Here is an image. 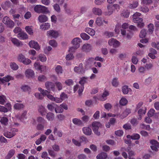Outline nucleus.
<instances>
[{"label":"nucleus","mask_w":159,"mask_h":159,"mask_svg":"<svg viewBox=\"0 0 159 159\" xmlns=\"http://www.w3.org/2000/svg\"><path fill=\"white\" fill-rule=\"evenodd\" d=\"M72 122L75 125L78 126H81L83 125L82 120L78 118H73L72 120Z\"/></svg>","instance_id":"nucleus-31"},{"label":"nucleus","mask_w":159,"mask_h":159,"mask_svg":"<svg viewBox=\"0 0 159 159\" xmlns=\"http://www.w3.org/2000/svg\"><path fill=\"white\" fill-rule=\"evenodd\" d=\"M83 116L81 117V120L82 122H84V123H87L89 120L90 116H89L86 115L84 114L83 115Z\"/></svg>","instance_id":"nucleus-53"},{"label":"nucleus","mask_w":159,"mask_h":159,"mask_svg":"<svg viewBox=\"0 0 159 159\" xmlns=\"http://www.w3.org/2000/svg\"><path fill=\"white\" fill-rule=\"evenodd\" d=\"M127 100L125 97H122L120 100L119 103L120 105L122 106H125L128 103Z\"/></svg>","instance_id":"nucleus-54"},{"label":"nucleus","mask_w":159,"mask_h":159,"mask_svg":"<svg viewBox=\"0 0 159 159\" xmlns=\"http://www.w3.org/2000/svg\"><path fill=\"white\" fill-rule=\"evenodd\" d=\"M74 58V56L73 53H70L67 54L66 57V59L67 61H70L73 60Z\"/></svg>","instance_id":"nucleus-55"},{"label":"nucleus","mask_w":159,"mask_h":159,"mask_svg":"<svg viewBox=\"0 0 159 159\" xmlns=\"http://www.w3.org/2000/svg\"><path fill=\"white\" fill-rule=\"evenodd\" d=\"M52 49V48L50 46H46L43 48L44 52L45 54H48Z\"/></svg>","instance_id":"nucleus-61"},{"label":"nucleus","mask_w":159,"mask_h":159,"mask_svg":"<svg viewBox=\"0 0 159 159\" xmlns=\"http://www.w3.org/2000/svg\"><path fill=\"white\" fill-rule=\"evenodd\" d=\"M63 7L65 12L68 14H70L72 12V11L69 7L68 4L66 2H65L62 5Z\"/></svg>","instance_id":"nucleus-26"},{"label":"nucleus","mask_w":159,"mask_h":159,"mask_svg":"<svg viewBox=\"0 0 159 159\" xmlns=\"http://www.w3.org/2000/svg\"><path fill=\"white\" fill-rule=\"evenodd\" d=\"M138 72L141 74H144L145 73L147 69L145 66H139L138 68Z\"/></svg>","instance_id":"nucleus-37"},{"label":"nucleus","mask_w":159,"mask_h":159,"mask_svg":"<svg viewBox=\"0 0 159 159\" xmlns=\"http://www.w3.org/2000/svg\"><path fill=\"white\" fill-rule=\"evenodd\" d=\"M96 157L97 159H106L107 157V153L103 152L98 155Z\"/></svg>","instance_id":"nucleus-40"},{"label":"nucleus","mask_w":159,"mask_h":159,"mask_svg":"<svg viewBox=\"0 0 159 159\" xmlns=\"http://www.w3.org/2000/svg\"><path fill=\"white\" fill-rule=\"evenodd\" d=\"M25 58V57L24 55L22 54H20L17 57V60L18 61L22 63Z\"/></svg>","instance_id":"nucleus-63"},{"label":"nucleus","mask_w":159,"mask_h":159,"mask_svg":"<svg viewBox=\"0 0 159 159\" xmlns=\"http://www.w3.org/2000/svg\"><path fill=\"white\" fill-rule=\"evenodd\" d=\"M129 27L128 24L126 23H124L121 25L120 23H117L115 25L114 31L116 34H119L121 30V34L124 38L129 39L132 37L131 35L130 34L126 33L125 29Z\"/></svg>","instance_id":"nucleus-1"},{"label":"nucleus","mask_w":159,"mask_h":159,"mask_svg":"<svg viewBox=\"0 0 159 159\" xmlns=\"http://www.w3.org/2000/svg\"><path fill=\"white\" fill-rule=\"evenodd\" d=\"M82 131L83 133L86 135H90L92 134V130L89 126L83 127L82 128Z\"/></svg>","instance_id":"nucleus-25"},{"label":"nucleus","mask_w":159,"mask_h":159,"mask_svg":"<svg viewBox=\"0 0 159 159\" xmlns=\"http://www.w3.org/2000/svg\"><path fill=\"white\" fill-rule=\"evenodd\" d=\"M131 112V110L130 109H126L123 112L121 115H117L116 116L117 118H119L121 119H123L129 114Z\"/></svg>","instance_id":"nucleus-19"},{"label":"nucleus","mask_w":159,"mask_h":159,"mask_svg":"<svg viewBox=\"0 0 159 159\" xmlns=\"http://www.w3.org/2000/svg\"><path fill=\"white\" fill-rule=\"evenodd\" d=\"M34 11L38 13H47L49 12L46 7L41 5H37L34 7Z\"/></svg>","instance_id":"nucleus-5"},{"label":"nucleus","mask_w":159,"mask_h":159,"mask_svg":"<svg viewBox=\"0 0 159 159\" xmlns=\"http://www.w3.org/2000/svg\"><path fill=\"white\" fill-rule=\"evenodd\" d=\"M92 45L89 43L84 44L81 47V49L83 52H89L92 49Z\"/></svg>","instance_id":"nucleus-13"},{"label":"nucleus","mask_w":159,"mask_h":159,"mask_svg":"<svg viewBox=\"0 0 159 159\" xmlns=\"http://www.w3.org/2000/svg\"><path fill=\"white\" fill-rule=\"evenodd\" d=\"M55 111L56 113H62L64 111L63 109L61 107V105H57L55 107Z\"/></svg>","instance_id":"nucleus-51"},{"label":"nucleus","mask_w":159,"mask_h":159,"mask_svg":"<svg viewBox=\"0 0 159 159\" xmlns=\"http://www.w3.org/2000/svg\"><path fill=\"white\" fill-rule=\"evenodd\" d=\"M18 131L16 129H12L10 131L4 133V135L7 138H11L13 137Z\"/></svg>","instance_id":"nucleus-12"},{"label":"nucleus","mask_w":159,"mask_h":159,"mask_svg":"<svg viewBox=\"0 0 159 159\" xmlns=\"http://www.w3.org/2000/svg\"><path fill=\"white\" fill-rule=\"evenodd\" d=\"M39 60L42 62H45L47 59L46 56L43 54H40L38 56Z\"/></svg>","instance_id":"nucleus-52"},{"label":"nucleus","mask_w":159,"mask_h":159,"mask_svg":"<svg viewBox=\"0 0 159 159\" xmlns=\"http://www.w3.org/2000/svg\"><path fill=\"white\" fill-rule=\"evenodd\" d=\"M93 130L96 135L99 136L100 135V132L99 131V128L102 127V125L99 122L94 121L91 124Z\"/></svg>","instance_id":"nucleus-3"},{"label":"nucleus","mask_w":159,"mask_h":159,"mask_svg":"<svg viewBox=\"0 0 159 159\" xmlns=\"http://www.w3.org/2000/svg\"><path fill=\"white\" fill-rule=\"evenodd\" d=\"M80 36L82 39L85 40H87L90 38L89 36L85 33L81 34Z\"/></svg>","instance_id":"nucleus-60"},{"label":"nucleus","mask_w":159,"mask_h":159,"mask_svg":"<svg viewBox=\"0 0 159 159\" xmlns=\"http://www.w3.org/2000/svg\"><path fill=\"white\" fill-rule=\"evenodd\" d=\"M46 88L48 91H52L53 92L56 90L54 84L52 82L48 81L45 83Z\"/></svg>","instance_id":"nucleus-14"},{"label":"nucleus","mask_w":159,"mask_h":159,"mask_svg":"<svg viewBox=\"0 0 159 159\" xmlns=\"http://www.w3.org/2000/svg\"><path fill=\"white\" fill-rule=\"evenodd\" d=\"M147 34V31L144 29H142L139 33V36L141 38H144Z\"/></svg>","instance_id":"nucleus-56"},{"label":"nucleus","mask_w":159,"mask_h":159,"mask_svg":"<svg viewBox=\"0 0 159 159\" xmlns=\"http://www.w3.org/2000/svg\"><path fill=\"white\" fill-rule=\"evenodd\" d=\"M55 84L58 90L60 91L62 89L63 86L61 83L59 81H57Z\"/></svg>","instance_id":"nucleus-57"},{"label":"nucleus","mask_w":159,"mask_h":159,"mask_svg":"<svg viewBox=\"0 0 159 159\" xmlns=\"http://www.w3.org/2000/svg\"><path fill=\"white\" fill-rule=\"evenodd\" d=\"M14 79L13 77L10 75H7L2 78V83L8 82L11 80H14Z\"/></svg>","instance_id":"nucleus-35"},{"label":"nucleus","mask_w":159,"mask_h":159,"mask_svg":"<svg viewBox=\"0 0 159 159\" xmlns=\"http://www.w3.org/2000/svg\"><path fill=\"white\" fill-rule=\"evenodd\" d=\"M157 51L155 49L150 48L149 49V53L148 55L151 59H154L156 58L155 55L157 54Z\"/></svg>","instance_id":"nucleus-28"},{"label":"nucleus","mask_w":159,"mask_h":159,"mask_svg":"<svg viewBox=\"0 0 159 159\" xmlns=\"http://www.w3.org/2000/svg\"><path fill=\"white\" fill-rule=\"evenodd\" d=\"M48 20L47 17L44 15H41L38 17V20L41 23L46 22Z\"/></svg>","instance_id":"nucleus-44"},{"label":"nucleus","mask_w":159,"mask_h":159,"mask_svg":"<svg viewBox=\"0 0 159 159\" xmlns=\"http://www.w3.org/2000/svg\"><path fill=\"white\" fill-rule=\"evenodd\" d=\"M9 65L11 69L14 70H17L19 68L18 66L14 62H10Z\"/></svg>","instance_id":"nucleus-50"},{"label":"nucleus","mask_w":159,"mask_h":159,"mask_svg":"<svg viewBox=\"0 0 159 159\" xmlns=\"http://www.w3.org/2000/svg\"><path fill=\"white\" fill-rule=\"evenodd\" d=\"M26 31L30 35H32L34 32L32 26H27L25 28Z\"/></svg>","instance_id":"nucleus-39"},{"label":"nucleus","mask_w":159,"mask_h":159,"mask_svg":"<svg viewBox=\"0 0 159 159\" xmlns=\"http://www.w3.org/2000/svg\"><path fill=\"white\" fill-rule=\"evenodd\" d=\"M48 44L53 47H56L57 46L56 41L54 39L50 40L48 42Z\"/></svg>","instance_id":"nucleus-59"},{"label":"nucleus","mask_w":159,"mask_h":159,"mask_svg":"<svg viewBox=\"0 0 159 159\" xmlns=\"http://www.w3.org/2000/svg\"><path fill=\"white\" fill-rule=\"evenodd\" d=\"M122 90L123 93L124 94H127L129 92L132 91V89L127 85L123 86L122 88Z\"/></svg>","instance_id":"nucleus-34"},{"label":"nucleus","mask_w":159,"mask_h":159,"mask_svg":"<svg viewBox=\"0 0 159 159\" xmlns=\"http://www.w3.org/2000/svg\"><path fill=\"white\" fill-rule=\"evenodd\" d=\"M94 59L93 57H90L86 59L84 63L85 65V69L88 67H90L93 64Z\"/></svg>","instance_id":"nucleus-24"},{"label":"nucleus","mask_w":159,"mask_h":159,"mask_svg":"<svg viewBox=\"0 0 159 159\" xmlns=\"http://www.w3.org/2000/svg\"><path fill=\"white\" fill-rule=\"evenodd\" d=\"M53 69L57 75L61 74L63 73V70L62 66L60 65H55Z\"/></svg>","instance_id":"nucleus-27"},{"label":"nucleus","mask_w":159,"mask_h":159,"mask_svg":"<svg viewBox=\"0 0 159 159\" xmlns=\"http://www.w3.org/2000/svg\"><path fill=\"white\" fill-rule=\"evenodd\" d=\"M128 154L129 159H134L133 157L135 155V153L134 151L132 150L130 151L129 152Z\"/></svg>","instance_id":"nucleus-62"},{"label":"nucleus","mask_w":159,"mask_h":159,"mask_svg":"<svg viewBox=\"0 0 159 159\" xmlns=\"http://www.w3.org/2000/svg\"><path fill=\"white\" fill-rule=\"evenodd\" d=\"M136 110H138V113L139 115L138 119L141 120L142 116L145 115L146 113L147 108L145 106H143V103L140 102L137 105Z\"/></svg>","instance_id":"nucleus-2"},{"label":"nucleus","mask_w":159,"mask_h":159,"mask_svg":"<svg viewBox=\"0 0 159 159\" xmlns=\"http://www.w3.org/2000/svg\"><path fill=\"white\" fill-rule=\"evenodd\" d=\"M38 80L39 82H44L47 80V78L45 75H41L38 77Z\"/></svg>","instance_id":"nucleus-64"},{"label":"nucleus","mask_w":159,"mask_h":159,"mask_svg":"<svg viewBox=\"0 0 159 159\" xmlns=\"http://www.w3.org/2000/svg\"><path fill=\"white\" fill-rule=\"evenodd\" d=\"M116 116V115L112 114L111 113H109L107 114L104 112H102L101 113V118H105L106 119H108L109 117H115Z\"/></svg>","instance_id":"nucleus-32"},{"label":"nucleus","mask_w":159,"mask_h":159,"mask_svg":"<svg viewBox=\"0 0 159 159\" xmlns=\"http://www.w3.org/2000/svg\"><path fill=\"white\" fill-rule=\"evenodd\" d=\"M84 89V86L83 85H76L74 87V91L75 92L78 90V93L79 95H81Z\"/></svg>","instance_id":"nucleus-22"},{"label":"nucleus","mask_w":159,"mask_h":159,"mask_svg":"<svg viewBox=\"0 0 159 159\" xmlns=\"http://www.w3.org/2000/svg\"><path fill=\"white\" fill-rule=\"evenodd\" d=\"M29 46L32 48H34L37 51H39L41 49V47L38 43L34 40H31L28 43Z\"/></svg>","instance_id":"nucleus-8"},{"label":"nucleus","mask_w":159,"mask_h":159,"mask_svg":"<svg viewBox=\"0 0 159 159\" xmlns=\"http://www.w3.org/2000/svg\"><path fill=\"white\" fill-rule=\"evenodd\" d=\"M150 143L151 145L150 146L151 149L153 151H157L158 148H159V143L154 140H151Z\"/></svg>","instance_id":"nucleus-15"},{"label":"nucleus","mask_w":159,"mask_h":159,"mask_svg":"<svg viewBox=\"0 0 159 159\" xmlns=\"http://www.w3.org/2000/svg\"><path fill=\"white\" fill-rule=\"evenodd\" d=\"M38 110L42 116L45 115L46 113V110L45 107L42 106H40L39 107Z\"/></svg>","instance_id":"nucleus-49"},{"label":"nucleus","mask_w":159,"mask_h":159,"mask_svg":"<svg viewBox=\"0 0 159 159\" xmlns=\"http://www.w3.org/2000/svg\"><path fill=\"white\" fill-rule=\"evenodd\" d=\"M108 44L109 46L116 48L120 46L121 43L116 39L111 38L108 41Z\"/></svg>","instance_id":"nucleus-4"},{"label":"nucleus","mask_w":159,"mask_h":159,"mask_svg":"<svg viewBox=\"0 0 159 159\" xmlns=\"http://www.w3.org/2000/svg\"><path fill=\"white\" fill-rule=\"evenodd\" d=\"M24 107V105L22 103H16L13 106L14 109L17 110L22 109Z\"/></svg>","instance_id":"nucleus-41"},{"label":"nucleus","mask_w":159,"mask_h":159,"mask_svg":"<svg viewBox=\"0 0 159 159\" xmlns=\"http://www.w3.org/2000/svg\"><path fill=\"white\" fill-rule=\"evenodd\" d=\"M109 94V92L105 91L103 92L101 96L98 97L97 98L101 101H104L107 99V97Z\"/></svg>","instance_id":"nucleus-30"},{"label":"nucleus","mask_w":159,"mask_h":159,"mask_svg":"<svg viewBox=\"0 0 159 159\" xmlns=\"http://www.w3.org/2000/svg\"><path fill=\"white\" fill-rule=\"evenodd\" d=\"M95 23L98 26H100L103 25L104 24H107L108 21L102 19L101 17H98L96 20Z\"/></svg>","instance_id":"nucleus-21"},{"label":"nucleus","mask_w":159,"mask_h":159,"mask_svg":"<svg viewBox=\"0 0 159 159\" xmlns=\"http://www.w3.org/2000/svg\"><path fill=\"white\" fill-rule=\"evenodd\" d=\"M47 35L49 38L56 39L58 37L59 33L57 31L51 30L47 32Z\"/></svg>","instance_id":"nucleus-7"},{"label":"nucleus","mask_w":159,"mask_h":159,"mask_svg":"<svg viewBox=\"0 0 159 159\" xmlns=\"http://www.w3.org/2000/svg\"><path fill=\"white\" fill-rule=\"evenodd\" d=\"M3 22L4 24L10 28L13 27L14 25V23L13 21L7 16H5L3 18Z\"/></svg>","instance_id":"nucleus-11"},{"label":"nucleus","mask_w":159,"mask_h":159,"mask_svg":"<svg viewBox=\"0 0 159 159\" xmlns=\"http://www.w3.org/2000/svg\"><path fill=\"white\" fill-rule=\"evenodd\" d=\"M26 77L29 79L33 78L34 77L35 73L34 71L31 69L26 70L25 72Z\"/></svg>","instance_id":"nucleus-16"},{"label":"nucleus","mask_w":159,"mask_h":159,"mask_svg":"<svg viewBox=\"0 0 159 159\" xmlns=\"http://www.w3.org/2000/svg\"><path fill=\"white\" fill-rule=\"evenodd\" d=\"M46 118L48 121L53 120L54 118V114L50 112L47 113L46 115Z\"/></svg>","instance_id":"nucleus-47"},{"label":"nucleus","mask_w":159,"mask_h":159,"mask_svg":"<svg viewBox=\"0 0 159 159\" xmlns=\"http://www.w3.org/2000/svg\"><path fill=\"white\" fill-rule=\"evenodd\" d=\"M92 11L93 14L98 16L102 15V9L96 7H93L92 9Z\"/></svg>","instance_id":"nucleus-23"},{"label":"nucleus","mask_w":159,"mask_h":159,"mask_svg":"<svg viewBox=\"0 0 159 159\" xmlns=\"http://www.w3.org/2000/svg\"><path fill=\"white\" fill-rule=\"evenodd\" d=\"M27 112L26 111H23L22 115L20 116L17 117L22 122H24V120L27 118L26 114Z\"/></svg>","instance_id":"nucleus-48"},{"label":"nucleus","mask_w":159,"mask_h":159,"mask_svg":"<svg viewBox=\"0 0 159 159\" xmlns=\"http://www.w3.org/2000/svg\"><path fill=\"white\" fill-rule=\"evenodd\" d=\"M9 40L14 45L17 47L22 46L23 45L22 43L16 38L11 37L9 39Z\"/></svg>","instance_id":"nucleus-20"},{"label":"nucleus","mask_w":159,"mask_h":159,"mask_svg":"<svg viewBox=\"0 0 159 159\" xmlns=\"http://www.w3.org/2000/svg\"><path fill=\"white\" fill-rule=\"evenodd\" d=\"M38 90L41 92V93L43 96H46L47 98L52 101H54L55 99L54 97L52 95L49 94L50 92L46 90H44L41 88H38Z\"/></svg>","instance_id":"nucleus-10"},{"label":"nucleus","mask_w":159,"mask_h":159,"mask_svg":"<svg viewBox=\"0 0 159 159\" xmlns=\"http://www.w3.org/2000/svg\"><path fill=\"white\" fill-rule=\"evenodd\" d=\"M17 37L20 39L25 40L28 38V35L25 33L20 32L18 34Z\"/></svg>","instance_id":"nucleus-33"},{"label":"nucleus","mask_w":159,"mask_h":159,"mask_svg":"<svg viewBox=\"0 0 159 159\" xmlns=\"http://www.w3.org/2000/svg\"><path fill=\"white\" fill-rule=\"evenodd\" d=\"M111 84L114 87H117L119 84L118 79L116 78H114L111 81Z\"/></svg>","instance_id":"nucleus-46"},{"label":"nucleus","mask_w":159,"mask_h":159,"mask_svg":"<svg viewBox=\"0 0 159 159\" xmlns=\"http://www.w3.org/2000/svg\"><path fill=\"white\" fill-rule=\"evenodd\" d=\"M21 90L25 92H27L28 93H30L31 91L30 87L28 85H23L21 87Z\"/></svg>","instance_id":"nucleus-36"},{"label":"nucleus","mask_w":159,"mask_h":159,"mask_svg":"<svg viewBox=\"0 0 159 159\" xmlns=\"http://www.w3.org/2000/svg\"><path fill=\"white\" fill-rule=\"evenodd\" d=\"M28 54L30 56H31L32 57H30V58L33 60L36 59V58L34 57L36 54V51L34 49H30L28 51Z\"/></svg>","instance_id":"nucleus-43"},{"label":"nucleus","mask_w":159,"mask_h":159,"mask_svg":"<svg viewBox=\"0 0 159 159\" xmlns=\"http://www.w3.org/2000/svg\"><path fill=\"white\" fill-rule=\"evenodd\" d=\"M86 140V138L84 136H81L78 138L75 137L72 139V142L75 146L80 147L81 146V143Z\"/></svg>","instance_id":"nucleus-6"},{"label":"nucleus","mask_w":159,"mask_h":159,"mask_svg":"<svg viewBox=\"0 0 159 159\" xmlns=\"http://www.w3.org/2000/svg\"><path fill=\"white\" fill-rule=\"evenodd\" d=\"M83 67V64L81 63L78 66L75 67L74 70V71L79 74H83L85 73L86 69Z\"/></svg>","instance_id":"nucleus-9"},{"label":"nucleus","mask_w":159,"mask_h":159,"mask_svg":"<svg viewBox=\"0 0 159 159\" xmlns=\"http://www.w3.org/2000/svg\"><path fill=\"white\" fill-rule=\"evenodd\" d=\"M107 8L108 11H105L104 14L106 16H110L112 15L114 12L112 7L110 5H108L107 6Z\"/></svg>","instance_id":"nucleus-29"},{"label":"nucleus","mask_w":159,"mask_h":159,"mask_svg":"<svg viewBox=\"0 0 159 159\" xmlns=\"http://www.w3.org/2000/svg\"><path fill=\"white\" fill-rule=\"evenodd\" d=\"M148 32L149 34H152L154 30V25L152 24H150L148 26Z\"/></svg>","instance_id":"nucleus-58"},{"label":"nucleus","mask_w":159,"mask_h":159,"mask_svg":"<svg viewBox=\"0 0 159 159\" xmlns=\"http://www.w3.org/2000/svg\"><path fill=\"white\" fill-rule=\"evenodd\" d=\"M81 42V39L78 37L74 38L71 41V43L76 48H78L80 46V43Z\"/></svg>","instance_id":"nucleus-17"},{"label":"nucleus","mask_w":159,"mask_h":159,"mask_svg":"<svg viewBox=\"0 0 159 159\" xmlns=\"http://www.w3.org/2000/svg\"><path fill=\"white\" fill-rule=\"evenodd\" d=\"M85 31L92 36H94L95 34V31L93 29L87 27L85 29Z\"/></svg>","instance_id":"nucleus-42"},{"label":"nucleus","mask_w":159,"mask_h":159,"mask_svg":"<svg viewBox=\"0 0 159 159\" xmlns=\"http://www.w3.org/2000/svg\"><path fill=\"white\" fill-rule=\"evenodd\" d=\"M133 21L137 24V26L139 28H142L144 26V24L143 22V19L140 18H134Z\"/></svg>","instance_id":"nucleus-18"},{"label":"nucleus","mask_w":159,"mask_h":159,"mask_svg":"<svg viewBox=\"0 0 159 159\" xmlns=\"http://www.w3.org/2000/svg\"><path fill=\"white\" fill-rule=\"evenodd\" d=\"M15 152V151L14 149L10 150L8 152L7 155L5 157L6 159H10L14 155Z\"/></svg>","instance_id":"nucleus-38"},{"label":"nucleus","mask_w":159,"mask_h":159,"mask_svg":"<svg viewBox=\"0 0 159 159\" xmlns=\"http://www.w3.org/2000/svg\"><path fill=\"white\" fill-rule=\"evenodd\" d=\"M50 25L48 23H45L42 24L40 26V28L42 30H45L50 28Z\"/></svg>","instance_id":"nucleus-45"}]
</instances>
